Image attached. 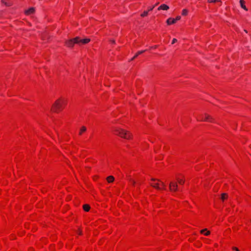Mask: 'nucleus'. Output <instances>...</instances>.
<instances>
[{
    "label": "nucleus",
    "mask_w": 251,
    "mask_h": 251,
    "mask_svg": "<svg viewBox=\"0 0 251 251\" xmlns=\"http://www.w3.org/2000/svg\"><path fill=\"white\" fill-rule=\"evenodd\" d=\"M64 103H65V101L64 100H62L61 99L56 100L52 105L51 110L53 112H58L62 109Z\"/></svg>",
    "instance_id": "f257e3e1"
},
{
    "label": "nucleus",
    "mask_w": 251,
    "mask_h": 251,
    "mask_svg": "<svg viewBox=\"0 0 251 251\" xmlns=\"http://www.w3.org/2000/svg\"><path fill=\"white\" fill-rule=\"evenodd\" d=\"M115 131L117 132L118 135L125 139H129L131 136V135L128 131L123 129H116Z\"/></svg>",
    "instance_id": "f03ea898"
},
{
    "label": "nucleus",
    "mask_w": 251,
    "mask_h": 251,
    "mask_svg": "<svg viewBox=\"0 0 251 251\" xmlns=\"http://www.w3.org/2000/svg\"><path fill=\"white\" fill-rule=\"evenodd\" d=\"M75 39L76 40V44L78 45L86 44L90 41L89 38L81 39L79 37H76Z\"/></svg>",
    "instance_id": "7ed1b4c3"
},
{
    "label": "nucleus",
    "mask_w": 251,
    "mask_h": 251,
    "mask_svg": "<svg viewBox=\"0 0 251 251\" xmlns=\"http://www.w3.org/2000/svg\"><path fill=\"white\" fill-rule=\"evenodd\" d=\"M201 121H208L210 122H213L214 121V119L210 115L206 113H204V114L201 115Z\"/></svg>",
    "instance_id": "20e7f679"
},
{
    "label": "nucleus",
    "mask_w": 251,
    "mask_h": 251,
    "mask_svg": "<svg viewBox=\"0 0 251 251\" xmlns=\"http://www.w3.org/2000/svg\"><path fill=\"white\" fill-rule=\"evenodd\" d=\"M169 189L172 192H176L178 189L177 184L174 181H171L169 183Z\"/></svg>",
    "instance_id": "39448f33"
},
{
    "label": "nucleus",
    "mask_w": 251,
    "mask_h": 251,
    "mask_svg": "<svg viewBox=\"0 0 251 251\" xmlns=\"http://www.w3.org/2000/svg\"><path fill=\"white\" fill-rule=\"evenodd\" d=\"M75 42H76V40L75 38L66 41L65 44L68 47H73L75 44H76Z\"/></svg>",
    "instance_id": "423d86ee"
},
{
    "label": "nucleus",
    "mask_w": 251,
    "mask_h": 251,
    "mask_svg": "<svg viewBox=\"0 0 251 251\" xmlns=\"http://www.w3.org/2000/svg\"><path fill=\"white\" fill-rule=\"evenodd\" d=\"M159 182H158V181H157V182H152V183H150V185L152 187H153L156 189L160 190V189H161V188L159 186L160 183Z\"/></svg>",
    "instance_id": "0eeeda50"
},
{
    "label": "nucleus",
    "mask_w": 251,
    "mask_h": 251,
    "mask_svg": "<svg viewBox=\"0 0 251 251\" xmlns=\"http://www.w3.org/2000/svg\"><path fill=\"white\" fill-rule=\"evenodd\" d=\"M169 9V7L168 5H167L166 4H161L160 6H159L158 7L157 9L158 10H167Z\"/></svg>",
    "instance_id": "6e6552de"
},
{
    "label": "nucleus",
    "mask_w": 251,
    "mask_h": 251,
    "mask_svg": "<svg viewBox=\"0 0 251 251\" xmlns=\"http://www.w3.org/2000/svg\"><path fill=\"white\" fill-rule=\"evenodd\" d=\"M34 11H35V8L33 7H31L29 9H28V10H26L25 11V13L26 15H30L31 14H33L34 12Z\"/></svg>",
    "instance_id": "1a4fd4ad"
},
{
    "label": "nucleus",
    "mask_w": 251,
    "mask_h": 251,
    "mask_svg": "<svg viewBox=\"0 0 251 251\" xmlns=\"http://www.w3.org/2000/svg\"><path fill=\"white\" fill-rule=\"evenodd\" d=\"M151 180L152 181H157L160 182V185H161L163 187V189H165V185L164 183L163 182L161 181L160 180L157 179H155V178H152L151 179Z\"/></svg>",
    "instance_id": "9d476101"
},
{
    "label": "nucleus",
    "mask_w": 251,
    "mask_h": 251,
    "mask_svg": "<svg viewBox=\"0 0 251 251\" xmlns=\"http://www.w3.org/2000/svg\"><path fill=\"white\" fill-rule=\"evenodd\" d=\"M200 232L202 234H204L205 236H208L210 234V232L207 230V228L203 229L200 231Z\"/></svg>",
    "instance_id": "9b49d317"
},
{
    "label": "nucleus",
    "mask_w": 251,
    "mask_h": 251,
    "mask_svg": "<svg viewBox=\"0 0 251 251\" xmlns=\"http://www.w3.org/2000/svg\"><path fill=\"white\" fill-rule=\"evenodd\" d=\"M175 23H176V20H175V19L170 18L167 20V23L169 25H170L171 24H175Z\"/></svg>",
    "instance_id": "f8f14e48"
},
{
    "label": "nucleus",
    "mask_w": 251,
    "mask_h": 251,
    "mask_svg": "<svg viewBox=\"0 0 251 251\" xmlns=\"http://www.w3.org/2000/svg\"><path fill=\"white\" fill-rule=\"evenodd\" d=\"M245 1L244 0H240V6L241 7L244 9V10L247 11L248 10V9L246 7L245 5Z\"/></svg>",
    "instance_id": "ddd939ff"
},
{
    "label": "nucleus",
    "mask_w": 251,
    "mask_h": 251,
    "mask_svg": "<svg viewBox=\"0 0 251 251\" xmlns=\"http://www.w3.org/2000/svg\"><path fill=\"white\" fill-rule=\"evenodd\" d=\"M106 179L109 183H111L114 180V177L112 176H110L107 177Z\"/></svg>",
    "instance_id": "4468645a"
},
{
    "label": "nucleus",
    "mask_w": 251,
    "mask_h": 251,
    "mask_svg": "<svg viewBox=\"0 0 251 251\" xmlns=\"http://www.w3.org/2000/svg\"><path fill=\"white\" fill-rule=\"evenodd\" d=\"M228 198V195L226 193H223L221 195V199L223 201L227 199Z\"/></svg>",
    "instance_id": "2eb2a0df"
},
{
    "label": "nucleus",
    "mask_w": 251,
    "mask_h": 251,
    "mask_svg": "<svg viewBox=\"0 0 251 251\" xmlns=\"http://www.w3.org/2000/svg\"><path fill=\"white\" fill-rule=\"evenodd\" d=\"M83 208L85 211H88L90 210V207L88 204H84L83 205Z\"/></svg>",
    "instance_id": "dca6fc26"
},
{
    "label": "nucleus",
    "mask_w": 251,
    "mask_h": 251,
    "mask_svg": "<svg viewBox=\"0 0 251 251\" xmlns=\"http://www.w3.org/2000/svg\"><path fill=\"white\" fill-rule=\"evenodd\" d=\"M145 51V50H141V51H138L136 54H135V55L134 56H133L131 59V60H133V59H134L136 57H137L138 55L143 53Z\"/></svg>",
    "instance_id": "f3484780"
},
{
    "label": "nucleus",
    "mask_w": 251,
    "mask_h": 251,
    "mask_svg": "<svg viewBox=\"0 0 251 251\" xmlns=\"http://www.w3.org/2000/svg\"><path fill=\"white\" fill-rule=\"evenodd\" d=\"M86 130V127L84 126H82L80 130L79 134L81 135L82 133V132L85 131Z\"/></svg>",
    "instance_id": "a211bd4d"
},
{
    "label": "nucleus",
    "mask_w": 251,
    "mask_h": 251,
    "mask_svg": "<svg viewBox=\"0 0 251 251\" xmlns=\"http://www.w3.org/2000/svg\"><path fill=\"white\" fill-rule=\"evenodd\" d=\"M1 2L7 6H9L11 5L10 3H8L7 2V1H5V0H1Z\"/></svg>",
    "instance_id": "6ab92c4d"
},
{
    "label": "nucleus",
    "mask_w": 251,
    "mask_h": 251,
    "mask_svg": "<svg viewBox=\"0 0 251 251\" xmlns=\"http://www.w3.org/2000/svg\"><path fill=\"white\" fill-rule=\"evenodd\" d=\"M188 14V10L186 9H183L182 11V15L183 16H186Z\"/></svg>",
    "instance_id": "aec40b11"
},
{
    "label": "nucleus",
    "mask_w": 251,
    "mask_h": 251,
    "mask_svg": "<svg viewBox=\"0 0 251 251\" xmlns=\"http://www.w3.org/2000/svg\"><path fill=\"white\" fill-rule=\"evenodd\" d=\"M177 181H178V182L180 184H183L184 183V180H183V179H177Z\"/></svg>",
    "instance_id": "412c9836"
},
{
    "label": "nucleus",
    "mask_w": 251,
    "mask_h": 251,
    "mask_svg": "<svg viewBox=\"0 0 251 251\" xmlns=\"http://www.w3.org/2000/svg\"><path fill=\"white\" fill-rule=\"evenodd\" d=\"M148 11H145L144 12V13L143 14H142L141 15V16L142 17H144V16H147L148 15Z\"/></svg>",
    "instance_id": "4be33fe9"
},
{
    "label": "nucleus",
    "mask_w": 251,
    "mask_h": 251,
    "mask_svg": "<svg viewBox=\"0 0 251 251\" xmlns=\"http://www.w3.org/2000/svg\"><path fill=\"white\" fill-rule=\"evenodd\" d=\"M209 2H216L218 1H220V0H208Z\"/></svg>",
    "instance_id": "5701e85b"
},
{
    "label": "nucleus",
    "mask_w": 251,
    "mask_h": 251,
    "mask_svg": "<svg viewBox=\"0 0 251 251\" xmlns=\"http://www.w3.org/2000/svg\"><path fill=\"white\" fill-rule=\"evenodd\" d=\"M181 18V17L180 16H178L176 17V19H175V20H176V22L177 21H178Z\"/></svg>",
    "instance_id": "b1692460"
},
{
    "label": "nucleus",
    "mask_w": 251,
    "mask_h": 251,
    "mask_svg": "<svg viewBox=\"0 0 251 251\" xmlns=\"http://www.w3.org/2000/svg\"><path fill=\"white\" fill-rule=\"evenodd\" d=\"M176 42H177V39H176V38H174V39H173V41H172V44H173L175 43H176Z\"/></svg>",
    "instance_id": "393cba45"
},
{
    "label": "nucleus",
    "mask_w": 251,
    "mask_h": 251,
    "mask_svg": "<svg viewBox=\"0 0 251 251\" xmlns=\"http://www.w3.org/2000/svg\"><path fill=\"white\" fill-rule=\"evenodd\" d=\"M129 180L132 183L133 185H135L136 182L134 180H132V179L130 178Z\"/></svg>",
    "instance_id": "a878e982"
},
{
    "label": "nucleus",
    "mask_w": 251,
    "mask_h": 251,
    "mask_svg": "<svg viewBox=\"0 0 251 251\" xmlns=\"http://www.w3.org/2000/svg\"><path fill=\"white\" fill-rule=\"evenodd\" d=\"M154 7H155V5L150 7L149 9V11H151Z\"/></svg>",
    "instance_id": "bb28decb"
},
{
    "label": "nucleus",
    "mask_w": 251,
    "mask_h": 251,
    "mask_svg": "<svg viewBox=\"0 0 251 251\" xmlns=\"http://www.w3.org/2000/svg\"><path fill=\"white\" fill-rule=\"evenodd\" d=\"M233 250L236 251H239V250L236 247H233Z\"/></svg>",
    "instance_id": "cd10ccee"
},
{
    "label": "nucleus",
    "mask_w": 251,
    "mask_h": 251,
    "mask_svg": "<svg viewBox=\"0 0 251 251\" xmlns=\"http://www.w3.org/2000/svg\"><path fill=\"white\" fill-rule=\"evenodd\" d=\"M111 42H112V43H113V44H114V43H115V40H112V41H111Z\"/></svg>",
    "instance_id": "c85d7f7f"
},
{
    "label": "nucleus",
    "mask_w": 251,
    "mask_h": 251,
    "mask_svg": "<svg viewBox=\"0 0 251 251\" xmlns=\"http://www.w3.org/2000/svg\"><path fill=\"white\" fill-rule=\"evenodd\" d=\"M244 31H245V32L247 33V31L246 29H245V30H244Z\"/></svg>",
    "instance_id": "c756f323"
},
{
    "label": "nucleus",
    "mask_w": 251,
    "mask_h": 251,
    "mask_svg": "<svg viewBox=\"0 0 251 251\" xmlns=\"http://www.w3.org/2000/svg\"><path fill=\"white\" fill-rule=\"evenodd\" d=\"M79 234H81V231L79 232Z\"/></svg>",
    "instance_id": "7c9ffc66"
},
{
    "label": "nucleus",
    "mask_w": 251,
    "mask_h": 251,
    "mask_svg": "<svg viewBox=\"0 0 251 251\" xmlns=\"http://www.w3.org/2000/svg\"><path fill=\"white\" fill-rule=\"evenodd\" d=\"M157 4H158V3H156V4H155L154 5H155V6L156 5H157Z\"/></svg>",
    "instance_id": "2f4dec72"
}]
</instances>
